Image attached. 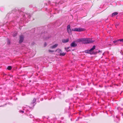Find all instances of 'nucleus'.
Instances as JSON below:
<instances>
[{
    "mask_svg": "<svg viewBox=\"0 0 123 123\" xmlns=\"http://www.w3.org/2000/svg\"><path fill=\"white\" fill-rule=\"evenodd\" d=\"M68 49V48H65V49L66 50H67V49Z\"/></svg>",
    "mask_w": 123,
    "mask_h": 123,
    "instance_id": "nucleus-22",
    "label": "nucleus"
},
{
    "mask_svg": "<svg viewBox=\"0 0 123 123\" xmlns=\"http://www.w3.org/2000/svg\"><path fill=\"white\" fill-rule=\"evenodd\" d=\"M56 51L58 52L59 53H60V54H61V53L62 52V51L61 49H58L56 50Z\"/></svg>",
    "mask_w": 123,
    "mask_h": 123,
    "instance_id": "nucleus-12",
    "label": "nucleus"
},
{
    "mask_svg": "<svg viewBox=\"0 0 123 123\" xmlns=\"http://www.w3.org/2000/svg\"><path fill=\"white\" fill-rule=\"evenodd\" d=\"M84 29L80 28H76L72 30V31L80 32L84 31Z\"/></svg>",
    "mask_w": 123,
    "mask_h": 123,
    "instance_id": "nucleus-2",
    "label": "nucleus"
},
{
    "mask_svg": "<svg viewBox=\"0 0 123 123\" xmlns=\"http://www.w3.org/2000/svg\"><path fill=\"white\" fill-rule=\"evenodd\" d=\"M49 52H53L54 51L53 50H49Z\"/></svg>",
    "mask_w": 123,
    "mask_h": 123,
    "instance_id": "nucleus-19",
    "label": "nucleus"
},
{
    "mask_svg": "<svg viewBox=\"0 0 123 123\" xmlns=\"http://www.w3.org/2000/svg\"><path fill=\"white\" fill-rule=\"evenodd\" d=\"M58 45V44H56L54 45H53L50 47V48L52 49H54L56 48Z\"/></svg>",
    "mask_w": 123,
    "mask_h": 123,
    "instance_id": "nucleus-10",
    "label": "nucleus"
},
{
    "mask_svg": "<svg viewBox=\"0 0 123 123\" xmlns=\"http://www.w3.org/2000/svg\"><path fill=\"white\" fill-rule=\"evenodd\" d=\"M46 43H44V46H46Z\"/></svg>",
    "mask_w": 123,
    "mask_h": 123,
    "instance_id": "nucleus-21",
    "label": "nucleus"
},
{
    "mask_svg": "<svg viewBox=\"0 0 123 123\" xmlns=\"http://www.w3.org/2000/svg\"><path fill=\"white\" fill-rule=\"evenodd\" d=\"M118 13L117 12H115L112 14V17H114L115 16L117 15L118 14Z\"/></svg>",
    "mask_w": 123,
    "mask_h": 123,
    "instance_id": "nucleus-11",
    "label": "nucleus"
},
{
    "mask_svg": "<svg viewBox=\"0 0 123 123\" xmlns=\"http://www.w3.org/2000/svg\"><path fill=\"white\" fill-rule=\"evenodd\" d=\"M24 110L25 111H26V112H28L29 111V110L27 108H25L24 109Z\"/></svg>",
    "mask_w": 123,
    "mask_h": 123,
    "instance_id": "nucleus-14",
    "label": "nucleus"
},
{
    "mask_svg": "<svg viewBox=\"0 0 123 123\" xmlns=\"http://www.w3.org/2000/svg\"><path fill=\"white\" fill-rule=\"evenodd\" d=\"M12 67L11 66H8L7 68V69L9 70H10L11 69Z\"/></svg>",
    "mask_w": 123,
    "mask_h": 123,
    "instance_id": "nucleus-15",
    "label": "nucleus"
},
{
    "mask_svg": "<svg viewBox=\"0 0 123 123\" xmlns=\"http://www.w3.org/2000/svg\"><path fill=\"white\" fill-rule=\"evenodd\" d=\"M119 41L122 42L123 43V39H119Z\"/></svg>",
    "mask_w": 123,
    "mask_h": 123,
    "instance_id": "nucleus-17",
    "label": "nucleus"
},
{
    "mask_svg": "<svg viewBox=\"0 0 123 123\" xmlns=\"http://www.w3.org/2000/svg\"><path fill=\"white\" fill-rule=\"evenodd\" d=\"M67 32L69 34H71V32L72 30H71V29L70 28V25H68L67 27Z\"/></svg>",
    "mask_w": 123,
    "mask_h": 123,
    "instance_id": "nucleus-4",
    "label": "nucleus"
},
{
    "mask_svg": "<svg viewBox=\"0 0 123 123\" xmlns=\"http://www.w3.org/2000/svg\"><path fill=\"white\" fill-rule=\"evenodd\" d=\"M24 40V37L23 36L21 35L20 36L19 40V43H22Z\"/></svg>",
    "mask_w": 123,
    "mask_h": 123,
    "instance_id": "nucleus-6",
    "label": "nucleus"
},
{
    "mask_svg": "<svg viewBox=\"0 0 123 123\" xmlns=\"http://www.w3.org/2000/svg\"><path fill=\"white\" fill-rule=\"evenodd\" d=\"M70 46L71 47H75L77 46V44L75 43V41H74L71 44Z\"/></svg>",
    "mask_w": 123,
    "mask_h": 123,
    "instance_id": "nucleus-5",
    "label": "nucleus"
},
{
    "mask_svg": "<svg viewBox=\"0 0 123 123\" xmlns=\"http://www.w3.org/2000/svg\"><path fill=\"white\" fill-rule=\"evenodd\" d=\"M36 101V99L35 98H34L33 100L32 101V102L31 103V104L32 105V106H34L35 105L34 104V103Z\"/></svg>",
    "mask_w": 123,
    "mask_h": 123,
    "instance_id": "nucleus-7",
    "label": "nucleus"
},
{
    "mask_svg": "<svg viewBox=\"0 0 123 123\" xmlns=\"http://www.w3.org/2000/svg\"><path fill=\"white\" fill-rule=\"evenodd\" d=\"M17 35V33L16 32H14L13 34V37H14L16 36Z\"/></svg>",
    "mask_w": 123,
    "mask_h": 123,
    "instance_id": "nucleus-16",
    "label": "nucleus"
},
{
    "mask_svg": "<svg viewBox=\"0 0 123 123\" xmlns=\"http://www.w3.org/2000/svg\"><path fill=\"white\" fill-rule=\"evenodd\" d=\"M7 43L9 44H10V40H8L7 41Z\"/></svg>",
    "mask_w": 123,
    "mask_h": 123,
    "instance_id": "nucleus-18",
    "label": "nucleus"
},
{
    "mask_svg": "<svg viewBox=\"0 0 123 123\" xmlns=\"http://www.w3.org/2000/svg\"><path fill=\"white\" fill-rule=\"evenodd\" d=\"M30 16H28V18H30Z\"/></svg>",
    "mask_w": 123,
    "mask_h": 123,
    "instance_id": "nucleus-23",
    "label": "nucleus"
},
{
    "mask_svg": "<svg viewBox=\"0 0 123 123\" xmlns=\"http://www.w3.org/2000/svg\"><path fill=\"white\" fill-rule=\"evenodd\" d=\"M19 112H22V113H23L24 112V111L21 110H20V111Z\"/></svg>",
    "mask_w": 123,
    "mask_h": 123,
    "instance_id": "nucleus-20",
    "label": "nucleus"
},
{
    "mask_svg": "<svg viewBox=\"0 0 123 123\" xmlns=\"http://www.w3.org/2000/svg\"><path fill=\"white\" fill-rule=\"evenodd\" d=\"M119 40L118 39L114 41H113V43L115 44V45H117L119 43Z\"/></svg>",
    "mask_w": 123,
    "mask_h": 123,
    "instance_id": "nucleus-9",
    "label": "nucleus"
},
{
    "mask_svg": "<svg viewBox=\"0 0 123 123\" xmlns=\"http://www.w3.org/2000/svg\"><path fill=\"white\" fill-rule=\"evenodd\" d=\"M95 48V45H94L93 46L92 48L91 49H90L89 50H86L85 51V52L86 53H91V52L93 50H94Z\"/></svg>",
    "mask_w": 123,
    "mask_h": 123,
    "instance_id": "nucleus-3",
    "label": "nucleus"
},
{
    "mask_svg": "<svg viewBox=\"0 0 123 123\" xmlns=\"http://www.w3.org/2000/svg\"><path fill=\"white\" fill-rule=\"evenodd\" d=\"M69 41V39L68 38L66 39H63L62 40V42L63 43H65L68 42Z\"/></svg>",
    "mask_w": 123,
    "mask_h": 123,
    "instance_id": "nucleus-8",
    "label": "nucleus"
},
{
    "mask_svg": "<svg viewBox=\"0 0 123 123\" xmlns=\"http://www.w3.org/2000/svg\"><path fill=\"white\" fill-rule=\"evenodd\" d=\"M66 53L64 52H62L61 53V54H60L59 55L60 56H64L65 54Z\"/></svg>",
    "mask_w": 123,
    "mask_h": 123,
    "instance_id": "nucleus-13",
    "label": "nucleus"
},
{
    "mask_svg": "<svg viewBox=\"0 0 123 123\" xmlns=\"http://www.w3.org/2000/svg\"><path fill=\"white\" fill-rule=\"evenodd\" d=\"M77 41L78 42H82L84 43H93L94 41H92L90 38H82L78 39Z\"/></svg>",
    "mask_w": 123,
    "mask_h": 123,
    "instance_id": "nucleus-1",
    "label": "nucleus"
}]
</instances>
